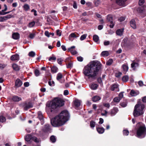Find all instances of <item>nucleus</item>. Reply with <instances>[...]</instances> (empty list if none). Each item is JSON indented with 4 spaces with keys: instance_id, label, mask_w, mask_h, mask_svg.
I'll use <instances>...</instances> for the list:
<instances>
[{
    "instance_id": "6e6d98bb",
    "label": "nucleus",
    "mask_w": 146,
    "mask_h": 146,
    "mask_svg": "<svg viewBox=\"0 0 146 146\" xmlns=\"http://www.w3.org/2000/svg\"><path fill=\"white\" fill-rule=\"evenodd\" d=\"M62 61L63 60L61 58H58L57 60L58 63L60 64H61Z\"/></svg>"
},
{
    "instance_id": "c756f323",
    "label": "nucleus",
    "mask_w": 146,
    "mask_h": 146,
    "mask_svg": "<svg viewBox=\"0 0 146 146\" xmlns=\"http://www.w3.org/2000/svg\"><path fill=\"white\" fill-rule=\"evenodd\" d=\"M38 117L40 120H42L43 119V116L42 113L40 112H38Z\"/></svg>"
},
{
    "instance_id": "3c124183",
    "label": "nucleus",
    "mask_w": 146,
    "mask_h": 146,
    "mask_svg": "<svg viewBox=\"0 0 146 146\" xmlns=\"http://www.w3.org/2000/svg\"><path fill=\"white\" fill-rule=\"evenodd\" d=\"M56 59V58L54 56L50 57L49 58L48 60L49 61H51V60H55Z\"/></svg>"
},
{
    "instance_id": "c03bdc74",
    "label": "nucleus",
    "mask_w": 146,
    "mask_h": 146,
    "mask_svg": "<svg viewBox=\"0 0 146 146\" xmlns=\"http://www.w3.org/2000/svg\"><path fill=\"white\" fill-rule=\"evenodd\" d=\"M35 24V22L34 21H33L31 22L30 23H29V27H33Z\"/></svg>"
},
{
    "instance_id": "9b49d317",
    "label": "nucleus",
    "mask_w": 146,
    "mask_h": 146,
    "mask_svg": "<svg viewBox=\"0 0 146 146\" xmlns=\"http://www.w3.org/2000/svg\"><path fill=\"white\" fill-rule=\"evenodd\" d=\"M22 84L21 81L18 78L16 80L15 86L17 87H20Z\"/></svg>"
},
{
    "instance_id": "0e129e2a",
    "label": "nucleus",
    "mask_w": 146,
    "mask_h": 146,
    "mask_svg": "<svg viewBox=\"0 0 146 146\" xmlns=\"http://www.w3.org/2000/svg\"><path fill=\"white\" fill-rule=\"evenodd\" d=\"M104 106L106 107L109 108L110 107V104L109 103H105L104 104Z\"/></svg>"
},
{
    "instance_id": "f03ea898",
    "label": "nucleus",
    "mask_w": 146,
    "mask_h": 146,
    "mask_svg": "<svg viewBox=\"0 0 146 146\" xmlns=\"http://www.w3.org/2000/svg\"><path fill=\"white\" fill-rule=\"evenodd\" d=\"M69 117L68 112L66 110L61 111L58 115L51 120V123L54 127L62 126L68 119Z\"/></svg>"
},
{
    "instance_id": "c85d7f7f",
    "label": "nucleus",
    "mask_w": 146,
    "mask_h": 146,
    "mask_svg": "<svg viewBox=\"0 0 146 146\" xmlns=\"http://www.w3.org/2000/svg\"><path fill=\"white\" fill-rule=\"evenodd\" d=\"M101 55L104 56H107L109 55V53L107 51H104L102 52Z\"/></svg>"
},
{
    "instance_id": "6ab92c4d",
    "label": "nucleus",
    "mask_w": 146,
    "mask_h": 146,
    "mask_svg": "<svg viewBox=\"0 0 146 146\" xmlns=\"http://www.w3.org/2000/svg\"><path fill=\"white\" fill-rule=\"evenodd\" d=\"M100 99L101 98L98 96H94L92 98V100L94 102H96Z\"/></svg>"
},
{
    "instance_id": "8fccbe9b",
    "label": "nucleus",
    "mask_w": 146,
    "mask_h": 146,
    "mask_svg": "<svg viewBox=\"0 0 146 146\" xmlns=\"http://www.w3.org/2000/svg\"><path fill=\"white\" fill-rule=\"evenodd\" d=\"M77 58L78 61L80 62H82L83 60V58L81 56L77 57Z\"/></svg>"
},
{
    "instance_id": "473e14b6",
    "label": "nucleus",
    "mask_w": 146,
    "mask_h": 146,
    "mask_svg": "<svg viewBox=\"0 0 146 146\" xmlns=\"http://www.w3.org/2000/svg\"><path fill=\"white\" fill-rule=\"evenodd\" d=\"M46 134V128L44 127L40 131V134L41 135H44Z\"/></svg>"
},
{
    "instance_id": "a878e982",
    "label": "nucleus",
    "mask_w": 146,
    "mask_h": 146,
    "mask_svg": "<svg viewBox=\"0 0 146 146\" xmlns=\"http://www.w3.org/2000/svg\"><path fill=\"white\" fill-rule=\"evenodd\" d=\"M58 68L55 66H53L51 68V71L53 73L56 72L58 71Z\"/></svg>"
},
{
    "instance_id": "09e8293b",
    "label": "nucleus",
    "mask_w": 146,
    "mask_h": 146,
    "mask_svg": "<svg viewBox=\"0 0 146 146\" xmlns=\"http://www.w3.org/2000/svg\"><path fill=\"white\" fill-rule=\"evenodd\" d=\"M120 105L123 107H125L127 105V103L126 102H121L120 103Z\"/></svg>"
},
{
    "instance_id": "f704fd0d",
    "label": "nucleus",
    "mask_w": 146,
    "mask_h": 146,
    "mask_svg": "<svg viewBox=\"0 0 146 146\" xmlns=\"http://www.w3.org/2000/svg\"><path fill=\"white\" fill-rule=\"evenodd\" d=\"M121 99L118 97H115L113 99V101L115 102H119Z\"/></svg>"
},
{
    "instance_id": "052dcab7",
    "label": "nucleus",
    "mask_w": 146,
    "mask_h": 146,
    "mask_svg": "<svg viewBox=\"0 0 146 146\" xmlns=\"http://www.w3.org/2000/svg\"><path fill=\"white\" fill-rule=\"evenodd\" d=\"M56 35L59 36H60L61 35V33L60 32V30L58 29L56 31Z\"/></svg>"
},
{
    "instance_id": "4d7b16f0",
    "label": "nucleus",
    "mask_w": 146,
    "mask_h": 146,
    "mask_svg": "<svg viewBox=\"0 0 146 146\" xmlns=\"http://www.w3.org/2000/svg\"><path fill=\"white\" fill-rule=\"evenodd\" d=\"M86 5L88 7H90L92 6V3L90 2H87L86 3Z\"/></svg>"
},
{
    "instance_id": "dca6fc26",
    "label": "nucleus",
    "mask_w": 146,
    "mask_h": 146,
    "mask_svg": "<svg viewBox=\"0 0 146 146\" xmlns=\"http://www.w3.org/2000/svg\"><path fill=\"white\" fill-rule=\"evenodd\" d=\"M96 129L98 132L100 134L103 133L105 131V129L102 127H96Z\"/></svg>"
},
{
    "instance_id": "39448f33",
    "label": "nucleus",
    "mask_w": 146,
    "mask_h": 146,
    "mask_svg": "<svg viewBox=\"0 0 146 146\" xmlns=\"http://www.w3.org/2000/svg\"><path fill=\"white\" fill-rule=\"evenodd\" d=\"M146 134V127L145 125H143L140 126L137 131V135L138 137H144Z\"/></svg>"
},
{
    "instance_id": "4be33fe9",
    "label": "nucleus",
    "mask_w": 146,
    "mask_h": 146,
    "mask_svg": "<svg viewBox=\"0 0 146 146\" xmlns=\"http://www.w3.org/2000/svg\"><path fill=\"white\" fill-rule=\"evenodd\" d=\"M12 100L14 102H18L21 100V98L17 96H14L12 98Z\"/></svg>"
},
{
    "instance_id": "a18cd8bd",
    "label": "nucleus",
    "mask_w": 146,
    "mask_h": 146,
    "mask_svg": "<svg viewBox=\"0 0 146 146\" xmlns=\"http://www.w3.org/2000/svg\"><path fill=\"white\" fill-rule=\"evenodd\" d=\"M6 120L5 117L2 116L0 117V121L1 122H4Z\"/></svg>"
},
{
    "instance_id": "20e7f679",
    "label": "nucleus",
    "mask_w": 146,
    "mask_h": 146,
    "mask_svg": "<svg viewBox=\"0 0 146 146\" xmlns=\"http://www.w3.org/2000/svg\"><path fill=\"white\" fill-rule=\"evenodd\" d=\"M145 106L143 104L138 103L135 106L133 114L134 117H138L143 114V110Z\"/></svg>"
},
{
    "instance_id": "58836bf2",
    "label": "nucleus",
    "mask_w": 146,
    "mask_h": 146,
    "mask_svg": "<svg viewBox=\"0 0 146 146\" xmlns=\"http://www.w3.org/2000/svg\"><path fill=\"white\" fill-rule=\"evenodd\" d=\"M129 133V131L127 130H124L123 131V133L124 135H127Z\"/></svg>"
},
{
    "instance_id": "79ce46f5",
    "label": "nucleus",
    "mask_w": 146,
    "mask_h": 146,
    "mask_svg": "<svg viewBox=\"0 0 146 146\" xmlns=\"http://www.w3.org/2000/svg\"><path fill=\"white\" fill-rule=\"evenodd\" d=\"M13 17V16L11 15H8L5 16H4L5 20L7 19H10Z\"/></svg>"
},
{
    "instance_id": "393cba45",
    "label": "nucleus",
    "mask_w": 146,
    "mask_h": 146,
    "mask_svg": "<svg viewBox=\"0 0 146 146\" xmlns=\"http://www.w3.org/2000/svg\"><path fill=\"white\" fill-rule=\"evenodd\" d=\"M12 67L13 69L16 71H19L20 70L19 67L16 64H13Z\"/></svg>"
},
{
    "instance_id": "a19ab883",
    "label": "nucleus",
    "mask_w": 146,
    "mask_h": 146,
    "mask_svg": "<svg viewBox=\"0 0 146 146\" xmlns=\"http://www.w3.org/2000/svg\"><path fill=\"white\" fill-rule=\"evenodd\" d=\"M35 74L36 76H39L40 74L39 70L37 69H36L35 71Z\"/></svg>"
},
{
    "instance_id": "c9c22d12",
    "label": "nucleus",
    "mask_w": 146,
    "mask_h": 146,
    "mask_svg": "<svg viewBox=\"0 0 146 146\" xmlns=\"http://www.w3.org/2000/svg\"><path fill=\"white\" fill-rule=\"evenodd\" d=\"M35 55V53L33 51H31L29 53V55L31 57H34Z\"/></svg>"
},
{
    "instance_id": "412c9836",
    "label": "nucleus",
    "mask_w": 146,
    "mask_h": 146,
    "mask_svg": "<svg viewBox=\"0 0 146 146\" xmlns=\"http://www.w3.org/2000/svg\"><path fill=\"white\" fill-rule=\"evenodd\" d=\"M12 37L15 39H18L19 38V34L18 33H14L12 35Z\"/></svg>"
},
{
    "instance_id": "e433bc0d",
    "label": "nucleus",
    "mask_w": 146,
    "mask_h": 146,
    "mask_svg": "<svg viewBox=\"0 0 146 146\" xmlns=\"http://www.w3.org/2000/svg\"><path fill=\"white\" fill-rule=\"evenodd\" d=\"M113 62V60L112 59H110L106 62V64L108 65H110Z\"/></svg>"
},
{
    "instance_id": "cd10ccee",
    "label": "nucleus",
    "mask_w": 146,
    "mask_h": 146,
    "mask_svg": "<svg viewBox=\"0 0 146 146\" xmlns=\"http://www.w3.org/2000/svg\"><path fill=\"white\" fill-rule=\"evenodd\" d=\"M50 141L52 143H55L56 141V138L54 135L51 136L50 138Z\"/></svg>"
},
{
    "instance_id": "aec40b11",
    "label": "nucleus",
    "mask_w": 146,
    "mask_h": 146,
    "mask_svg": "<svg viewBox=\"0 0 146 146\" xmlns=\"http://www.w3.org/2000/svg\"><path fill=\"white\" fill-rule=\"evenodd\" d=\"M131 67L133 69L135 70L136 68L138 67L139 64L138 63L136 62H133L131 64Z\"/></svg>"
},
{
    "instance_id": "7c9ffc66",
    "label": "nucleus",
    "mask_w": 146,
    "mask_h": 146,
    "mask_svg": "<svg viewBox=\"0 0 146 146\" xmlns=\"http://www.w3.org/2000/svg\"><path fill=\"white\" fill-rule=\"evenodd\" d=\"M122 68L123 71L125 72V73H126V72H127L128 70V67L127 65L125 64L123 65L122 66Z\"/></svg>"
},
{
    "instance_id": "4468645a",
    "label": "nucleus",
    "mask_w": 146,
    "mask_h": 146,
    "mask_svg": "<svg viewBox=\"0 0 146 146\" xmlns=\"http://www.w3.org/2000/svg\"><path fill=\"white\" fill-rule=\"evenodd\" d=\"M130 25L131 27L134 29H135L136 28V25L135 20L133 19L131 20L130 22Z\"/></svg>"
},
{
    "instance_id": "9d476101",
    "label": "nucleus",
    "mask_w": 146,
    "mask_h": 146,
    "mask_svg": "<svg viewBox=\"0 0 146 146\" xmlns=\"http://www.w3.org/2000/svg\"><path fill=\"white\" fill-rule=\"evenodd\" d=\"M139 94L138 91H135L133 90H131L130 92V94L132 96H135Z\"/></svg>"
},
{
    "instance_id": "bf43d9fd",
    "label": "nucleus",
    "mask_w": 146,
    "mask_h": 146,
    "mask_svg": "<svg viewBox=\"0 0 146 146\" xmlns=\"http://www.w3.org/2000/svg\"><path fill=\"white\" fill-rule=\"evenodd\" d=\"M122 74V73L121 72H119L118 73H117L115 74V76L116 77H119Z\"/></svg>"
},
{
    "instance_id": "ddd939ff",
    "label": "nucleus",
    "mask_w": 146,
    "mask_h": 146,
    "mask_svg": "<svg viewBox=\"0 0 146 146\" xmlns=\"http://www.w3.org/2000/svg\"><path fill=\"white\" fill-rule=\"evenodd\" d=\"M118 88V85L116 84H114L111 86L110 89L112 91H114L115 90L117 91H119Z\"/></svg>"
},
{
    "instance_id": "72a5a7b5",
    "label": "nucleus",
    "mask_w": 146,
    "mask_h": 146,
    "mask_svg": "<svg viewBox=\"0 0 146 146\" xmlns=\"http://www.w3.org/2000/svg\"><path fill=\"white\" fill-rule=\"evenodd\" d=\"M129 77L127 76H123L122 78V80L124 82H126L128 80Z\"/></svg>"
},
{
    "instance_id": "7ed1b4c3",
    "label": "nucleus",
    "mask_w": 146,
    "mask_h": 146,
    "mask_svg": "<svg viewBox=\"0 0 146 146\" xmlns=\"http://www.w3.org/2000/svg\"><path fill=\"white\" fill-rule=\"evenodd\" d=\"M64 101L62 99L58 98H55L52 101L50 102L49 104L46 106L48 107H50L52 109L51 111L52 112L53 110L56 109L58 107H60L63 106Z\"/></svg>"
},
{
    "instance_id": "37998d69",
    "label": "nucleus",
    "mask_w": 146,
    "mask_h": 146,
    "mask_svg": "<svg viewBox=\"0 0 146 146\" xmlns=\"http://www.w3.org/2000/svg\"><path fill=\"white\" fill-rule=\"evenodd\" d=\"M87 36V35L84 34L81 36L80 38V40H82L85 39Z\"/></svg>"
},
{
    "instance_id": "e2e57ef3",
    "label": "nucleus",
    "mask_w": 146,
    "mask_h": 146,
    "mask_svg": "<svg viewBox=\"0 0 146 146\" xmlns=\"http://www.w3.org/2000/svg\"><path fill=\"white\" fill-rule=\"evenodd\" d=\"M110 44V42L109 41H105L104 42V44L105 46H107L109 45Z\"/></svg>"
},
{
    "instance_id": "2eb2a0df",
    "label": "nucleus",
    "mask_w": 146,
    "mask_h": 146,
    "mask_svg": "<svg viewBox=\"0 0 146 146\" xmlns=\"http://www.w3.org/2000/svg\"><path fill=\"white\" fill-rule=\"evenodd\" d=\"M62 77V75L60 73H58L56 77V79L57 80L59 81L61 83H62L64 82V80H63L62 82L61 81V79Z\"/></svg>"
},
{
    "instance_id": "13d9d810",
    "label": "nucleus",
    "mask_w": 146,
    "mask_h": 146,
    "mask_svg": "<svg viewBox=\"0 0 146 146\" xmlns=\"http://www.w3.org/2000/svg\"><path fill=\"white\" fill-rule=\"evenodd\" d=\"M104 113H101V115L102 116H107V114L108 113V112L106 110H104Z\"/></svg>"
},
{
    "instance_id": "774afa93",
    "label": "nucleus",
    "mask_w": 146,
    "mask_h": 146,
    "mask_svg": "<svg viewBox=\"0 0 146 146\" xmlns=\"http://www.w3.org/2000/svg\"><path fill=\"white\" fill-rule=\"evenodd\" d=\"M142 101L144 103H146V96L143 97L142 98Z\"/></svg>"
},
{
    "instance_id": "2f4dec72",
    "label": "nucleus",
    "mask_w": 146,
    "mask_h": 146,
    "mask_svg": "<svg viewBox=\"0 0 146 146\" xmlns=\"http://www.w3.org/2000/svg\"><path fill=\"white\" fill-rule=\"evenodd\" d=\"M98 86V85L95 84H92L90 86V87L91 89L93 90L96 89Z\"/></svg>"
},
{
    "instance_id": "338daca9",
    "label": "nucleus",
    "mask_w": 146,
    "mask_h": 146,
    "mask_svg": "<svg viewBox=\"0 0 146 146\" xmlns=\"http://www.w3.org/2000/svg\"><path fill=\"white\" fill-rule=\"evenodd\" d=\"M72 64L71 62L69 63L67 66V68H70L72 67Z\"/></svg>"
},
{
    "instance_id": "423d86ee",
    "label": "nucleus",
    "mask_w": 146,
    "mask_h": 146,
    "mask_svg": "<svg viewBox=\"0 0 146 146\" xmlns=\"http://www.w3.org/2000/svg\"><path fill=\"white\" fill-rule=\"evenodd\" d=\"M107 22L110 24L109 27L110 28H113L115 25V22L114 21L113 17L111 15H109L107 17Z\"/></svg>"
},
{
    "instance_id": "5701e85b",
    "label": "nucleus",
    "mask_w": 146,
    "mask_h": 146,
    "mask_svg": "<svg viewBox=\"0 0 146 146\" xmlns=\"http://www.w3.org/2000/svg\"><path fill=\"white\" fill-rule=\"evenodd\" d=\"M74 104L76 107L77 108L80 106V102L78 100H76L74 101Z\"/></svg>"
},
{
    "instance_id": "f257e3e1",
    "label": "nucleus",
    "mask_w": 146,
    "mask_h": 146,
    "mask_svg": "<svg viewBox=\"0 0 146 146\" xmlns=\"http://www.w3.org/2000/svg\"><path fill=\"white\" fill-rule=\"evenodd\" d=\"M101 64L98 61H93L85 67L83 72L88 78H95L101 66Z\"/></svg>"
},
{
    "instance_id": "de8ad7c7",
    "label": "nucleus",
    "mask_w": 146,
    "mask_h": 146,
    "mask_svg": "<svg viewBox=\"0 0 146 146\" xmlns=\"http://www.w3.org/2000/svg\"><path fill=\"white\" fill-rule=\"evenodd\" d=\"M69 37L72 38H76L77 37L75 33H71Z\"/></svg>"
},
{
    "instance_id": "0eeeda50",
    "label": "nucleus",
    "mask_w": 146,
    "mask_h": 146,
    "mask_svg": "<svg viewBox=\"0 0 146 146\" xmlns=\"http://www.w3.org/2000/svg\"><path fill=\"white\" fill-rule=\"evenodd\" d=\"M127 0H116V3L119 6L125 7L126 5L125 2Z\"/></svg>"
},
{
    "instance_id": "a211bd4d",
    "label": "nucleus",
    "mask_w": 146,
    "mask_h": 146,
    "mask_svg": "<svg viewBox=\"0 0 146 146\" xmlns=\"http://www.w3.org/2000/svg\"><path fill=\"white\" fill-rule=\"evenodd\" d=\"M123 29H118L117 30L116 33L117 35L119 36H121L123 34Z\"/></svg>"
},
{
    "instance_id": "f3484780",
    "label": "nucleus",
    "mask_w": 146,
    "mask_h": 146,
    "mask_svg": "<svg viewBox=\"0 0 146 146\" xmlns=\"http://www.w3.org/2000/svg\"><path fill=\"white\" fill-rule=\"evenodd\" d=\"M32 137H33L31 134H29L25 136V139L26 141H29L31 139H32Z\"/></svg>"
},
{
    "instance_id": "680f3d73",
    "label": "nucleus",
    "mask_w": 146,
    "mask_h": 146,
    "mask_svg": "<svg viewBox=\"0 0 146 146\" xmlns=\"http://www.w3.org/2000/svg\"><path fill=\"white\" fill-rule=\"evenodd\" d=\"M70 51L71 53L73 55L76 54L77 53V52L75 50H71Z\"/></svg>"
},
{
    "instance_id": "4c0bfd02",
    "label": "nucleus",
    "mask_w": 146,
    "mask_h": 146,
    "mask_svg": "<svg viewBox=\"0 0 146 146\" xmlns=\"http://www.w3.org/2000/svg\"><path fill=\"white\" fill-rule=\"evenodd\" d=\"M23 7L24 9L26 11H28L29 9V6L28 4H25L24 5Z\"/></svg>"
},
{
    "instance_id": "69168bd1",
    "label": "nucleus",
    "mask_w": 146,
    "mask_h": 146,
    "mask_svg": "<svg viewBox=\"0 0 146 146\" xmlns=\"http://www.w3.org/2000/svg\"><path fill=\"white\" fill-rule=\"evenodd\" d=\"M5 21L4 17H0V22H3Z\"/></svg>"
},
{
    "instance_id": "bb28decb",
    "label": "nucleus",
    "mask_w": 146,
    "mask_h": 146,
    "mask_svg": "<svg viewBox=\"0 0 146 146\" xmlns=\"http://www.w3.org/2000/svg\"><path fill=\"white\" fill-rule=\"evenodd\" d=\"M96 125V122L93 120H91L90 122V127L93 128H94Z\"/></svg>"
},
{
    "instance_id": "ea45409f",
    "label": "nucleus",
    "mask_w": 146,
    "mask_h": 146,
    "mask_svg": "<svg viewBox=\"0 0 146 146\" xmlns=\"http://www.w3.org/2000/svg\"><path fill=\"white\" fill-rule=\"evenodd\" d=\"M145 2V0H139V6H142Z\"/></svg>"
},
{
    "instance_id": "864d4df0",
    "label": "nucleus",
    "mask_w": 146,
    "mask_h": 146,
    "mask_svg": "<svg viewBox=\"0 0 146 146\" xmlns=\"http://www.w3.org/2000/svg\"><path fill=\"white\" fill-rule=\"evenodd\" d=\"M32 139L36 142H38V140L37 138L35 137H33Z\"/></svg>"
},
{
    "instance_id": "603ef678",
    "label": "nucleus",
    "mask_w": 146,
    "mask_h": 146,
    "mask_svg": "<svg viewBox=\"0 0 146 146\" xmlns=\"http://www.w3.org/2000/svg\"><path fill=\"white\" fill-rule=\"evenodd\" d=\"M52 21V20L49 16H48L47 17V21L48 22H49L48 24H50L49 23H50L51 22V21Z\"/></svg>"
},
{
    "instance_id": "6e6552de",
    "label": "nucleus",
    "mask_w": 146,
    "mask_h": 146,
    "mask_svg": "<svg viewBox=\"0 0 146 146\" xmlns=\"http://www.w3.org/2000/svg\"><path fill=\"white\" fill-rule=\"evenodd\" d=\"M118 111V109L117 107H114L111 110L110 114L111 116H114L116 114Z\"/></svg>"
},
{
    "instance_id": "1a4fd4ad",
    "label": "nucleus",
    "mask_w": 146,
    "mask_h": 146,
    "mask_svg": "<svg viewBox=\"0 0 146 146\" xmlns=\"http://www.w3.org/2000/svg\"><path fill=\"white\" fill-rule=\"evenodd\" d=\"M32 104L30 102H28V104L26 103H25L24 106V109L25 110H27L33 107Z\"/></svg>"
},
{
    "instance_id": "5fc2aeb1",
    "label": "nucleus",
    "mask_w": 146,
    "mask_h": 146,
    "mask_svg": "<svg viewBox=\"0 0 146 146\" xmlns=\"http://www.w3.org/2000/svg\"><path fill=\"white\" fill-rule=\"evenodd\" d=\"M123 92H121L119 94L118 97L119 98L121 99L123 97Z\"/></svg>"
},
{
    "instance_id": "b1692460",
    "label": "nucleus",
    "mask_w": 146,
    "mask_h": 146,
    "mask_svg": "<svg viewBox=\"0 0 146 146\" xmlns=\"http://www.w3.org/2000/svg\"><path fill=\"white\" fill-rule=\"evenodd\" d=\"M93 40L97 43H99V37L97 35H94L93 36Z\"/></svg>"
},
{
    "instance_id": "f8f14e48",
    "label": "nucleus",
    "mask_w": 146,
    "mask_h": 146,
    "mask_svg": "<svg viewBox=\"0 0 146 146\" xmlns=\"http://www.w3.org/2000/svg\"><path fill=\"white\" fill-rule=\"evenodd\" d=\"M11 59L13 61L18 60H19V55L16 54L12 56L11 57Z\"/></svg>"
},
{
    "instance_id": "49530a36",
    "label": "nucleus",
    "mask_w": 146,
    "mask_h": 146,
    "mask_svg": "<svg viewBox=\"0 0 146 146\" xmlns=\"http://www.w3.org/2000/svg\"><path fill=\"white\" fill-rule=\"evenodd\" d=\"M35 34L34 33H33L30 34L29 35V37L31 39L33 38L35 36Z\"/></svg>"
}]
</instances>
